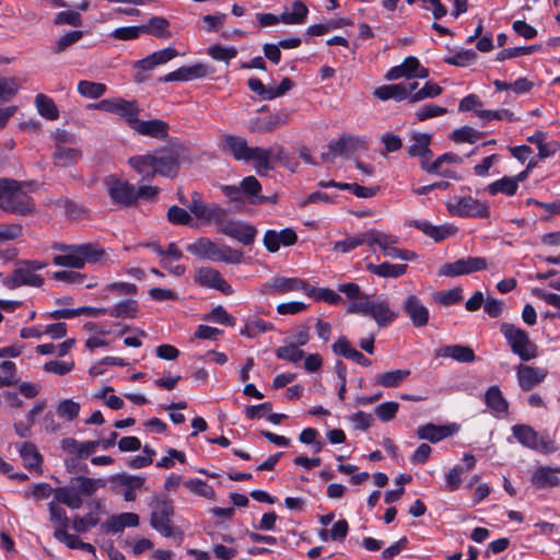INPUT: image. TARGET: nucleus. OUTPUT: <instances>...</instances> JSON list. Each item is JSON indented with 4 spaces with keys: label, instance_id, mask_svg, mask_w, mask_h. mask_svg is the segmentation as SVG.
<instances>
[{
    "label": "nucleus",
    "instance_id": "5701e85b",
    "mask_svg": "<svg viewBox=\"0 0 560 560\" xmlns=\"http://www.w3.org/2000/svg\"><path fill=\"white\" fill-rule=\"evenodd\" d=\"M457 432L456 424L451 425H436L428 423L417 429V435L421 440H427L431 443L440 442Z\"/></svg>",
    "mask_w": 560,
    "mask_h": 560
},
{
    "label": "nucleus",
    "instance_id": "6ab92c4d",
    "mask_svg": "<svg viewBox=\"0 0 560 560\" xmlns=\"http://www.w3.org/2000/svg\"><path fill=\"white\" fill-rule=\"evenodd\" d=\"M44 283L42 276L33 272L31 268L23 262L15 268L11 276L3 279V284L9 289L19 288L22 285L40 287Z\"/></svg>",
    "mask_w": 560,
    "mask_h": 560
},
{
    "label": "nucleus",
    "instance_id": "58836bf2",
    "mask_svg": "<svg viewBox=\"0 0 560 560\" xmlns=\"http://www.w3.org/2000/svg\"><path fill=\"white\" fill-rule=\"evenodd\" d=\"M168 26L170 22L165 18L153 16L147 25H142V30L143 34H151L159 38H168L171 37Z\"/></svg>",
    "mask_w": 560,
    "mask_h": 560
},
{
    "label": "nucleus",
    "instance_id": "5fc2aeb1",
    "mask_svg": "<svg viewBox=\"0 0 560 560\" xmlns=\"http://www.w3.org/2000/svg\"><path fill=\"white\" fill-rule=\"evenodd\" d=\"M54 24L57 26L70 25L79 27L83 24V21L81 14L77 11H61L56 14Z\"/></svg>",
    "mask_w": 560,
    "mask_h": 560
},
{
    "label": "nucleus",
    "instance_id": "79ce46f5",
    "mask_svg": "<svg viewBox=\"0 0 560 560\" xmlns=\"http://www.w3.org/2000/svg\"><path fill=\"white\" fill-rule=\"evenodd\" d=\"M19 451L25 467L28 469H36L40 466L42 455L33 443H22Z\"/></svg>",
    "mask_w": 560,
    "mask_h": 560
},
{
    "label": "nucleus",
    "instance_id": "0eeeda50",
    "mask_svg": "<svg viewBox=\"0 0 560 560\" xmlns=\"http://www.w3.org/2000/svg\"><path fill=\"white\" fill-rule=\"evenodd\" d=\"M500 331L504 336L511 351L522 361L528 362L538 357V347L530 340L528 334L510 323H502Z\"/></svg>",
    "mask_w": 560,
    "mask_h": 560
},
{
    "label": "nucleus",
    "instance_id": "bf43d9fd",
    "mask_svg": "<svg viewBox=\"0 0 560 560\" xmlns=\"http://www.w3.org/2000/svg\"><path fill=\"white\" fill-rule=\"evenodd\" d=\"M462 292L463 291L460 288H454V289H451L447 291H441L434 295V300H435V302H438L439 304L444 305V306L454 305L463 299Z\"/></svg>",
    "mask_w": 560,
    "mask_h": 560
},
{
    "label": "nucleus",
    "instance_id": "dca6fc26",
    "mask_svg": "<svg viewBox=\"0 0 560 560\" xmlns=\"http://www.w3.org/2000/svg\"><path fill=\"white\" fill-rule=\"evenodd\" d=\"M102 107H105L104 112L115 114L124 119L129 127H131L132 122H136V117L139 116L136 101H127L120 97L108 98L105 104H102Z\"/></svg>",
    "mask_w": 560,
    "mask_h": 560
},
{
    "label": "nucleus",
    "instance_id": "a18cd8bd",
    "mask_svg": "<svg viewBox=\"0 0 560 560\" xmlns=\"http://www.w3.org/2000/svg\"><path fill=\"white\" fill-rule=\"evenodd\" d=\"M306 295L315 301H324L331 305H336L341 301V296L334 290L328 288H315L307 285Z\"/></svg>",
    "mask_w": 560,
    "mask_h": 560
},
{
    "label": "nucleus",
    "instance_id": "aec40b11",
    "mask_svg": "<svg viewBox=\"0 0 560 560\" xmlns=\"http://www.w3.org/2000/svg\"><path fill=\"white\" fill-rule=\"evenodd\" d=\"M221 232L246 246L255 242L258 233L257 229L252 224L230 220L221 228Z\"/></svg>",
    "mask_w": 560,
    "mask_h": 560
},
{
    "label": "nucleus",
    "instance_id": "e433bc0d",
    "mask_svg": "<svg viewBox=\"0 0 560 560\" xmlns=\"http://www.w3.org/2000/svg\"><path fill=\"white\" fill-rule=\"evenodd\" d=\"M363 244L370 246V230L355 236H349L345 240L336 242L334 244V250L339 253H348Z\"/></svg>",
    "mask_w": 560,
    "mask_h": 560
},
{
    "label": "nucleus",
    "instance_id": "b1692460",
    "mask_svg": "<svg viewBox=\"0 0 560 560\" xmlns=\"http://www.w3.org/2000/svg\"><path fill=\"white\" fill-rule=\"evenodd\" d=\"M435 357L451 358L459 363H470L476 360V354L469 346L448 345L436 349Z\"/></svg>",
    "mask_w": 560,
    "mask_h": 560
},
{
    "label": "nucleus",
    "instance_id": "13d9d810",
    "mask_svg": "<svg viewBox=\"0 0 560 560\" xmlns=\"http://www.w3.org/2000/svg\"><path fill=\"white\" fill-rule=\"evenodd\" d=\"M539 48L540 46L538 45L506 48L498 52L497 60L504 61L506 59L515 58L518 56L529 55Z\"/></svg>",
    "mask_w": 560,
    "mask_h": 560
},
{
    "label": "nucleus",
    "instance_id": "4c0bfd02",
    "mask_svg": "<svg viewBox=\"0 0 560 560\" xmlns=\"http://www.w3.org/2000/svg\"><path fill=\"white\" fill-rule=\"evenodd\" d=\"M35 105L42 117L48 120H56L59 117V110L55 102L47 95L42 93L37 94L35 97Z\"/></svg>",
    "mask_w": 560,
    "mask_h": 560
},
{
    "label": "nucleus",
    "instance_id": "37998d69",
    "mask_svg": "<svg viewBox=\"0 0 560 560\" xmlns=\"http://www.w3.org/2000/svg\"><path fill=\"white\" fill-rule=\"evenodd\" d=\"M430 140L431 138L427 133H415L411 138V144L408 147V153L411 156L431 155Z\"/></svg>",
    "mask_w": 560,
    "mask_h": 560
},
{
    "label": "nucleus",
    "instance_id": "3c124183",
    "mask_svg": "<svg viewBox=\"0 0 560 560\" xmlns=\"http://www.w3.org/2000/svg\"><path fill=\"white\" fill-rule=\"evenodd\" d=\"M203 319L232 327L235 325V318L222 305L213 307L209 314L205 315Z\"/></svg>",
    "mask_w": 560,
    "mask_h": 560
},
{
    "label": "nucleus",
    "instance_id": "c85d7f7f",
    "mask_svg": "<svg viewBox=\"0 0 560 560\" xmlns=\"http://www.w3.org/2000/svg\"><path fill=\"white\" fill-rule=\"evenodd\" d=\"M55 501L65 504L70 509H80L83 500L75 487L71 483L68 487H59L54 490Z\"/></svg>",
    "mask_w": 560,
    "mask_h": 560
},
{
    "label": "nucleus",
    "instance_id": "bb28decb",
    "mask_svg": "<svg viewBox=\"0 0 560 560\" xmlns=\"http://www.w3.org/2000/svg\"><path fill=\"white\" fill-rule=\"evenodd\" d=\"M530 481L536 489H547L560 485V478L557 476V470L549 466L537 468L533 472Z\"/></svg>",
    "mask_w": 560,
    "mask_h": 560
},
{
    "label": "nucleus",
    "instance_id": "de8ad7c7",
    "mask_svg": "<svg viewBox=\"0 0 560 560\" xmlns=\"http://www.w3.org/2000/svg\"><path fill=\"white\" fill-rule=\"evenodd\" d=\"M228 221V211L224 208L217 203H209L203 223L215 224L221 229Z\"/></svg>",
    "mask_w": 560,
    "mask_h": 560
},
{
    "label": "nucleus",
    "instance_id": "a19ab883",
    "mask_svg": "<svg viewBox=\"0 0 560 560\" xmlns=\"http://www.w3.org/2000/svg\"><path fill=\"white\" fill-rule=\"evenodd\" d=\"M374 96L381 101L395 100L399 102L406 100V90L402 83L382 85L375 89Z\"/></svg>",
    "mask_w": 560,
    "mask_h": 560
},
{
    "label": "nucleus",
    "instance_id": "774afa93",
    "mask_svg": "<svg viewBox=\"0 0 560 560\" xmlns=\"http://www.w3.org/2000/svg\"><path fill=\"white\" fill-rule=\"evenodd\" d=\"M447 112L445 107L434 105V104H428L420 108H418L415 113L417 119L419 121H423L430 118H434L438 116H442Z\"/></svg>",
    "mask_w": 560,
    "mask_h": 560
},
{
    "label": "nucleus",
    "instance_id": "f257e3e1",
    "mask_svg": "<svg viewBox=\"0 0 560 560\" xmlns=\"http://www.w3.org/2000/svg\"><path fill=\"white\" fill-rule=\"evenodd\" d=\"M185 148L173 144L162 149L156 154L136 155L129 159V165L142 177V180H151L155 175L173 178L180 167V160Z\"/></svg>",
    "mask_w": 560,
    "mask_h": 560
},
{
    "label": "nucleus",
    "instance_id": "0e129e2a",
    "mask_svg": "<svg viewBox=\"0 0 560 560\" xmlns=\"http://www.w3.org/2000/svg\"><path fill=\"white\" fill-rule=\"evenodd\" d=\"M74 368L73 361H57L51 360L44 364L43 369L47 373H52L56 375H66L70 373Z\"/></svg>",
    "mask_w": 560,
    "mask_h": 560
},
{
    "label": "nucleus",
    "instance_id": "f3484780",
    "mask_svg": "<svg viewBox=\"0 0 560 560\" xmlns=\"http://www.w3.org/2000/svg\"><path fill=\"white\" fill-rule=\"evenodd\" d=\"M195 281L202 287L215 289L225 295H231L234 292L221 273L210 267L198 268L195 273Z\"/></svg>",
    "mask_w": 560,
    "mask_h": 560
},
{
    "label": "nucleus",
    "instance_id": "864d4df0",
    "mask_svg": "<svg viewBox=\"0 0 560 560\" xmlns=\"http://www.w3.org/2000/svg\"><path fill=\"white\" fill-rule=\"evenodd\" d=\"M184 486L191 492L207 498L212 499L214 497V490L206 481L201 479H190L184 482Z\"/></svg>",
    "mask_w": 560,
    "mask_h": 560
},
{
    "label": "nucleus",
    "instance_id": "cd10ccee",
    "mask_svg": "<svg viewBox=\"0 0 560 560\" xmlns=\"http://www.w3.org/2000/svg\"><path fill=\"white\" fill-rule=\"evenodd\" d=\"M243 196H246L250 205H261L267 201L266 196H262L261 185L255 176H246L241 182Z\"/></svg>",
    "mask_w": 560,
    "mask_h": 560
},
{
    "label": "nucleus",
    "instance_id": "423d86ee",
    "mask_svg": "<svg viewBox=\"0 0 560 560\" xmlns=\"http://www.w3.org/2000/svg\"><path fill=\"white\" fill-rule=\"evenodd\" d=\"M0 208L5 212L25 215L34 210L32 198L10 179L0 180Z\"/></svg>",
    "mask_w": 560,
    "mask_h": 560
},
{
    "label": "nucleus",
    "instance_id": "c9c22d12",
    "mask_svg": "<svg viewBox=\"0 0 560 560\" xmlns=\"http://www.w3.org/2000/svg\"><path fill=\"white\" fill-rule=\"evenodd\" d=\"M291 11H284L281 14V22L284 24H303L306 20L308 9L300 0L293 1Z\"/></svg>",
    "mask_w": 560,
    "mask_h": 560
},
{
    "label": "nucleus",
    "instance_id": "a878e982",
    "mask_svg": "<svg viewBox=\"0 0 560 560\" xmlns=\"http://www.w3.org/2000/svg\"><path fill=\"white\" fill-rule=\"evenodd\" d=\"M130 128L142 136L162 139L167 136L168 125L161 119L140 121L136 117V122H132Z\"/></svg>",
    "mask_w": 560,
    "mask_h": 560
},
{
    "label": "nucleus",
    "instance_id": "6e6552de",
    "mask_svg": "<svg viewBox=\"0 0 560 560\" xmlns=\"http://www.w3.org/2000/svg\"><path fill=\"white\" fill-rule=\"evenodd\" d=\"M173 502L168 499H158L151 512L150 524L162 536L182 541L183 532L173 525Z\"/></svg>",
    "mask_w": 560,
    "mask_h": 560
},
{
    "label": "nucleus",
    "instance_id": "1a4fd4ad",
    "mask_svg": "<svg viewBox=\"0 0 560 560\" xmlns=\"http://www.w3.org/2000/svg\"><path fill=\"white\" fill-rule=\"evenodd\" d=\"M513 438L524 447L541 454H552L558 450L548 434H540L528 424H515L511 429Z\"/></svg>",
    "mask_w": 560,
    "mask_h": 560
},
{
    "label": "nucleus",
    "instance_id": "9d476101",
    "mask_svg": "<svg viewBox=\"0 0 560 560\" xmlns=\"http://www.w3.org/2000/svg\"><path fill=\"white\" fill-rule=\"evenodd\" d=\"M369 139L361 136L343 135L338 140L331 141L328 151L322 153V159L332 162L337 156H348L358 151L366 150Z\"/></svg>",
    "mask_w": 560,
    "mask_h": 560
},
{
    "label": "nucleus",
    "instance_id": "ddd939ff",
    "mask_svg": "<svg viewBox=\"0 0 560 560\" xmlns=\"http://www.w3.org/2000/svg\"><path fill=\"white\" fill-rule=\"evenodd\" d=\"M487 259L483 257H465L454 262L441 266L439 275L444 277H458L487 269Z\"/></svg>",
    "mask_w": 560,
    "mask_h": 560
},
{
    "label": "nucleus",
    "instance_id": "20e7f679",
    "mask_svg": "<svg viewBox=\"0 0 560 560\" xmlns=\"http://www.w3.org/2000/svg\"><path fill=\"white\" fill-rule=\"evenodd\" d=\"M348 313L370 316L380 327L389 326L398 317V313L390 308L387 300L371 299L369 295L352 301L348 306Z\"/></svg>",
    "mask_w": 560,
    "mask_h": 560
},
{
    "label": "nucleus",
    "instance_id": "7ed1b4c3",
    "mask_svg": "<svg viewBox=\"0 0 560 560\" xmlns=\"http://www.w3.org/2000/svg\"><path fill=\"white\" fill-rule=\"evenodd\" d=\"M52 248L61 252L62 254L56 255L52 259L56 266L70 267L81 269L85 264H95L100 261L105 250L96 243H84V244H54Z\"/></svg>",
    "mask_w": 560,
    "mask_h": 560
},
{
    "label": "nucleus",
    "instance_id": "72a5a7b5",
    "mask_svg": "<svg viewBox=\"0 0 560 560\" xmlns=\"http://www.w3.org/2000/svg\"><path fill=\"white\" fill-rule=\"evenodd\" d=\"M409 375V370H394L378 374L374 382L382 387L394 388L399 386Z\"/></svg>",
    "mask_w": 560,
    "mask_h": 560
},
{
    "label": "nucleus",
    "instance_id": "338daca9",
    "mask_svg": "<svg viewBox=\"0 0 560 560\" xmlns=\"http://www.w3.org/2000/svg\"><path fill=\"white\" fill-rule=\"evenodd\" d=\"M19 84L14 78L0 79V102L10 101L19 91Z\"/></svg>",
    "mask_w": 560,
    "mask_h": 560
},
{
    "label": "nucleus",
    "instance_id": "7c9ffc66",
    "mask_svg": "<svg viewBox=\"0 0 560 560\" xmlns=\"http://www.w3.org/2000/svg\"><path fill=\"white\" fill-rule=\"evenodd\" d=\"M81 156L82 153L79 149L62 145H57L52 154L54 163L59 167L73 165L81 159Z\"/></svg>",
    "mask_w": 560,
    "mask_h": 560
},
{
    "label": "nucleus",
    "instance_id": "6e6d98bb",
    "mask_svg": "<svg viewBox=\"0 0 560 560\" xmlns=\"http://www.w3.org/2000/svg\"><path fill=\"white\" fill-rule=\"evenodd\" d=\"M82 31H70L58 38L55 47L52 48L55 54H60L65 51L67 48L78 43L83 37Z\"/></svg>",
    "mask_w": 560,
    "mask_h": 560
},
{
    "label": "nucleus",
    "instance_id": "09e8293b",
    "mask_svg": "<svg viewBox=\"0 0 560 560\" xmlns=\"http://www.w3.org/2000/svg\"><path fill=\"white\" fill-rule=\"evenodd\" d=\"M304 351L301 350L296 345L289 343L282 347H279L276 350V357L280 360H285L291 363H298L304 358Z\"/></svg>",
    "mask_w": 560,
    "mask_h": 560
},
{
    "label": "nucleus",
    "instance_id": "9b49d317",
    "mask_svg": "<svg viewBox=\"0 0 560 560\" xmlns=\"http://www.w3.org/2000/svg\"><path fill=\"white\" fill-rule=\"evenodd\" d=\"M447 210L451 214L462 218H488L490 215L489 207L472 197H455L447 203Z\"/></svg>",
    "mask_w": 560,
    "mask_h": 560
},
{
    "label": "nucleus",
    "instance_id": "f03ea898",
    "mask_svg": "<svg viewBox=\"0 0 560 560\" xmlns=\"http://www.w3.org/2000/svg\"><path fill=\"white\" fill-rule=\"evenodd\" d=\"M222 144L223 150L229 152L236 161H254V167L258 175H266L273 168L270 164L271 160H282V148H279L276 152L273 149L249 147L246 139L238 136L224 135Z\"/></svg>",
    "mask_w": 560,
    "mask_h": 560
},
{
    "label": "nucleus",
    "instance_id": "4be33fe9",
    "mask_svg": "<svg viewBox=\"0 0 560 560\" xmlns=\"http://www.w3.org/2000/svg\"><path fill=\"white\" fill-rule=\"evenodd\" d=\"M399 238L392 234H386L378 230H370V247L377 245L385 256L398 258L400 248L396 247Z\"/></svg>",
    "mask_w": 560,
    "mask_h": 560
},
{
    "label": "nucleus",
    "instance_id": "f8f14e48",
    "mask_svg": "<svg viewBox=\"0 0 560 560\" xmlns=\"http://www.w3.org/2000/svg\"><path fill=\"white\" fill-rule=\"evenodd\" d=\"M106 187L113 203L124 208L136 205V186L128 180L109 176Z\"/></svg>",
    "mask_w": 560,
    "mask_h": 560
},
{
    "label": "nucleus",
    "instance_id": "4d7b16f0",
    "mask_svg": "<svg viewBox=\"0 0 560 560\" xmlns=\"http://www.w3.org/2000/svg\"><path fill=\"white\" fill-rule=\"evenodd\" d=\"M49 510V520L50 522L58 526L57 528H63V530L68 527L69 518L66 514L65 509L56 504L55 501H51L48 504Z\"/></svg>",
    "mask_w": 560,
    "mask_h": 560
},
{
    "label": "nucleus",
    "instance_id": "49530a36",
    "mask_svg": "<svg viewBox=\"0 0 560 560\" xmlns=\"http://www.w3.org/2000/svg\"><path fill=\"white\" fill-rule=\"evenodd\" d=\"M180 203L188 207L189 211L195 215L196 219L203 221L209 203H205L199 195V192L194 191L191 194V201L188 203L186 199L180 195L179 196Z\"/></svg>",
    "mask_w": 560,
    "mask_h": 560
},
{
    "label": "nucleus",
    "instance_id": "052dcab7",
    "mask_svg": "<svg viewBox=\"0 0 560 560\" xmlns=\"http://www.w3.org/2000/svg\"><path fill=\"white\" fill-rule=\"evenodd\" d=\"M80 411V405L72 399H63L57 406V413L68 421L74 420Z\"/></svg>",
    "mask_w": 560,
    "mask_h": 560
},
{
    "label": "nucleus",
    "instance_id": "2eb2a0df",
    "mask_svg": "<svg viewBox=\"0 0 560 560\" xmlns=\"http://www.w3.org/2000/svg\"><path fill=\"white\" fill-rule=\"evenodd\" d=\"M401 308L415 327L421 328L428 325L429 310L417 295L409 294L402 301Z\"/></svg>",
    "mask_w": 560,
    "mask_h": 560
},
{
    "label": "nucleus",
    "instance_id": "e2e57ef3",
    "mask_svg": "<svg viewBox=\"0 0 560 560\" xmlns=\"http://www.w3.org/2000/svg\"><path fill=\"white\" fill-rule=\"evenodd\" d=\"M398 408H399L398 402L386 401V402L380 404L375 408V415L381 421L388 422L396 417Z\"/></svg>",
    "mask_w": 560,
    "mask_h": 560
},
{
    "label": "nucleus",
    "instance_id": "f704fd0d",
    "mask_svg": "<svg viewBox=\"0 0 560 560\" xmlns=\"http://www.w3.org/2000/svg\"><path fill=\"white\" fill-rule=\"evenodd\" d=\"M72 485L78 490L79 494L82 497L92 495L98 488H103L106 486V481L102 478H89V477H78L71 480Z\"/></svg>",
    "mask_w": 560,
    "mask_h": 560
},
{
    "label": "nucleus",
    "instance_id": "69168bd1",
    "mask_svg": "<svg viewBox=\"0 0 560 560\" xmlns=\"http://www.w3.org/2000/svg\"><path fill=\"white\" fill-rule=\"evenodd\" d=\"M100 518L95 513H89L85 516H75L72 520V528L78 533H84L89 528L98 524Z\"/></svg>",
    "mask_w": 560,
    "mask_h": 560
},
{
    "label": "nucleus",
    "instance_id": "a211bd4d",
    "mask_svg": "<svg viewBox=\"0 0 560 560\" xmlns=\"http://www.w3.org/2000/svg\"><path fill=\"white\" fill-rule=\"evenodd\" d=\"M548 371L545 368L518 364L516 366V377L518 386L524 392H529L545 381Z\"/></svg>",
    "mask_w": 560,
    "mask_h": 560
},
{
    "label": "nucleus",
    "instance_id": "ea45409f",
    "mask_svg": "<svg viewBox=\"0 0 560 560\" xmlns=\"http://www.w3.org/2000/svg\"><path fill=\"white\" fill-rule=\"evenodd\" d=\"M77 90L81 96L96 100L102 97L106 93L107 86L106 84L101 82L81 80L78 83Z\"/></svg>",
    "mask_w": 560,
    "mask_h": 560
},
{
    "label": "nucleus",
    "instance_id": "393cba45",
    "mask_svg": "<svg viewBox=\"0 0 560 560\" xmlns=\"http://www.w3.org/2000/svg\"><path fill=\"white\" fill-rule=\"evenodd\" d=\"M308 283L305 280L299 278H287L277 277L272 278L266 287L277 293H289L293 291H300L306 295Z\"/></svg>",
    "mask_w": 560,
    "mask_h": 560
},
{
    "label": "nucleus",
    "instance_id": "603ef678",
    "mask_svg": "<svg viewBox=\"0 0 560 560\" xmlns=\"http://www.w3.org/2000/svg\"><path fill=\"white\" fill-rule=\"evenodd\" d=\"M442 93V88L434 82H427L420 90L410 95V103H417L425 98H432Z\"/></svg>",
    "mask_w": 560,
    "mask_h": 560
},
{
    "label": "nucleus",
    "instance_id": "8fccbe9b",
    "mask_svg": "<svg viewBox=\"0 0 560 560\" xmlns=\"http://www.w3.org/2000/svg\"><path fill=\"white\" fill-rule=\"evenodd\" d=\"M482 133L475 130L472 127L464 126L458 129H455L451 138L453 141L459 143V142H468V143H475L477 140L481 138Z\"/></svg>",
    "mask_w": 560,
    "mask_h": 560
},
{
    "label": "nucleus",
    "instance_id": "c03bdc74",
    "mask_svg": "<svg viewBox=\"0 0 560 560\" xmlns=\"http://www.w3.org/2000/svg\"><path fill=\"white\" fill-rule=\"evenodd\" d=\"M517 188V179L512 177H503L488 185V191L492 196H495L500 192L506 196H513L515 195Z\"/></svg>",
    "mask_w": 560,
    "mask_h": 560
},
{
    "label": "nucleus",
    "instance_id": "2f4dec72",
    "mask_svg": "<svg viewBox=\"0 0 560 560\" xmlns=\"http://www.w3.org/2000/svg\"><path fill=\"white\" fill-rule=\"evenodd\" d=\"M139 312V304L136 300L127 299L119 301L109 308L108 315L115 318H136Z\"/></svg>",
    "mask_w": 560,
    "mask_h": 560
},
{
    "label": "nucleus",
    "instance_id": "39448f33",
    "mask_svg": "<svg viewBox=\"0 0 560 560\" xmlns=\"http://www.w3.org/2000/svg\"><path fill=\"white\" fill-rule=\"evenodd\" d=\"M186 249L199 258L225 264H241L244 257L242 250L234 249L228 245L220 246L207 237L198 238L196 242L187 245Z\"/></svg>",
    "mask_w": 560,
    "mask_h": 560
},
{
    "label": "nucleus",
    "instance_id": "680f3d73",
    "mask_svg": "<svg viewBox=\"0 0 560 560\" xmlns=\"http://www.w3.org/2000/svg\"><path fill=\"white\" fill-rule=\"evenodd\" d=\"M167 219L171 223L178 225H188L192 221L189 212L177 206H172L168 208Z\"/></svg>",
    "mask_w": 560,
    "mask_h": 560
},
{
    "label": "nucleus",
    "instance_id": "412c9836",
    "mask_svg": "<svg viewBox=\"0 0 560 560\" xmlns=\"http://www.w3.org/2000/svg\"><path fill=\"white\" fill-rule=\"evenodd\" d=\"M290 115L285 110H280L275 114H270L266 117H257L249 124V130L252 132L267 133L277 130L278 128L289 122Z\"/></svg>",
    "mask_w": 560,
    "mask_h": 560
},
{
    "label": "nucleus",
    "instance_id": "4468645a",
    "mask_svg": "<svg viewBox=\"0 0 560 560\" xmlns=\"http://www.w3.org/2000/svg\"><path fill=\"white\" fill-rule=\"evenodd\" d=\"M429 70L422 67L416 57L409 56L405 58L401 65L390 68L385 78L389 81L400 78H420L425 79Z\"/></svg>",
    "mask_w": 560,
    "mask_h": 560
},
{
    "label": "nucleus",
    "instance_id": "473e14b6",
    "mask_svg": "<svg viewBox=\"0 0 560 560\" xmlns=\"http://www.w3.org/2000/svg\"><path fill=\"white\" fill-rule=\"evenodd\" d=\"M485 402L495 413L508 412L509 404L497 385L488 388L485 394Z\"/></svg>",
    "mask_w": 560,
    "mask_h": 560
},
{
    "label": "nucleus",
    "instance_id": "c756f323",
    "mask_svg": "<svg viewBox=\"0 0 560 560\" xmlns=\"http://www.w3.org/2000/svg\"><path fill=\"white\" fill-rule=\"evenodd\" d=\"M408 266L405 264L394 265L390 262H382L374 265L372 262L366 265V270L373 275L382 278H399L407 272Z\"/></svg>",
    "mask_w": 560,
    "mask_h": 560
}]
</instances>
